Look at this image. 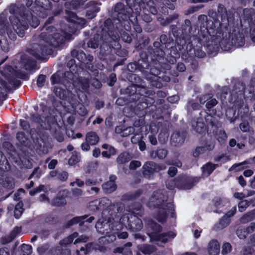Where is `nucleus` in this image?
I'll list each match as a JSON object with an SVG mask.
<instances>
[{"mask_svg": "<svg viewBox=\"0 0 255 255\" xmlns=\"http://www.w3.org/2000/svg\"><path fill=\"white\" fill-rule=\"evenodd\" d=\"M20 63L26 70H32L36 66V61L25 54L21 55Z\"/></svg>", "mask_w": 255, "mask_h": 255, "instance_id": "obj_29", "label": "nucleus"}, {"mask_svg": "<svg viewBox=\"0 0 255 255\" xmlns=\"http://www.w3.org/2000/svg\"><path fill=\"white\" fill-rule=\"evenodd\" d=\"M147 229L148 236L150 240L153 241L166 243L176 236V233L171 231L160 233L162 231V227L152 220L149 221L147 223Z\"/></svg>", "mask_w": 255, "mask_h": 255, "instance_id": "obj_11", "label": "nucleus"}, {"mask_svg": "<svg viewBox=\"0 0 255 255\" xmlns=\"http://www.w3.org/2000/svg\"><path fill=\"white\" fill-rule=\"evenodd\" d=\"M143 193L141 189H138L133 192L128 193L124 195L125 199L128 200H134L139 197Z\"/></svg>", "mask_w": 255, "mask_h": 255, "instance_id": "obj_48", "label": "nucleus"}, {"mask_svg": "<svg viewBox=\"0 0 255 255\" xmlns=\"http://www.w3.org/2000/svg\"><path fill=\"white\" fill-rule=\"evenodd\" d=\"M101 31L95 33L93 37L87 41V39L81 41L78 43L77 46L86 49L87 47L92 49L97 48L100 43L101 40L112 39L113 37L116 38L117 34L115 23L113 19H106L103 24L100 26Z\"/></svg>", "mask_w": 255, "mask_h": 255, "instance_id": "obj_6", "label": "nucleus"}, {"mask_svg": "<svg viewBox=\"0 0 255 255\" xmlns=\"http://www.w3.org/2000/svg\"><path fill=\"white\" fill-rule=\"evenodd\" d=\"M36 4L47 10H55V7L54 6V2L52 0H35Z\"/></svg>", "mask_w": 255, "mask_h": 255, "instance_id": "obj_33", "label": "nucleus"}, {"mask_svg": "<svg viewBox=\"0 0 255 255\" xmlns=\"http://www.w3.org/2000/svg\"><path fill=\"white\" fill-rule=\"evenodd\" d=\"M130 160V156L128 152H122L117 157V162L119 164H124Z\"/></svg>", "mask_w": 255, "mask_h": 255, "instance_id": "obj_53", "label": "nucleus"}, {"mask_svg": "<svg viewBox=\"0 0 255 255\" xmlns=\"http://www.w3.org/2000/svg\"><path fill=\"white\" fill-rule=\"evenodd\" d=\"M109 14L115 23L116 28H124L127 31L130 29L129 20H136L138 15L132 9L121 2L116 3L109 11Z\"/></svg>", "mask_w": 255, "mask_h": 255, "instance_id": "obj_7", "label": "nucleus"}, {"mask_svg": "<svg viewBox=\"0 0 255 255\" xmlns=\"http://www.w3.org/2000/svg\"><path fill=\"white\" fill-rule=\"evenodd\" d=\"M115 131L117 133H120L123 137H127L133 133L134 128L132 127L123 128L117 127L116 128Z\"/></svg>", "mask_w": 255, "mask_h": 255, "instance_id": "obj_38", "label": "nucleus"}, {"mask_svg": "<svg viewBox=\"0 0 255 255\" xmlns=\"http://www.w3.org/2000/svg\"><path fill=\"white\" fill-rule=\"evenodd\" d=\"M215 28L216 37L219 38V43L220 48L224 51L231 50L233 47V44L231 38V32L229 27L224 26L222 28V23Z\"/></svg>", "mask_w": 255, "mask_h": 255, "instance_id": "obj_13", "label": "nucleus"}, {"mask_svg": "<svg viewBox=\"0 0 255 255\" xmlns=\"http://www.w3.org/2000/svg\"><path fill=\"white\" fill-rule=\"evenodd\" d=\"M16 139L21 145H25L27 141V138L23 131H18L16 133Z\"/></svg>", "mask_w": 255, "mask_h": 255, "instance_id": "obj_58", "label": "nucleus"}, {"mask_svg": "<svg viewBox=\"0 0 255 255\" xmlns=\"http://www.w3.org/2000/svg\"><path fill=\"white\" fill-rule=\"evenodd\" d=\"M127 215H123L120 219V225L125 226L132 232H138L143 228V223L140 218L144 214V208L139 202L131 204L128 208Z\"/></svg>", "mask_w": 255, "mask_h": 255, "instance_id": "obj_8", "label": "nucleus"}, {"mask_svg": "<svg viewBox=\"0 0 255 255\" xmlns=\"http://www.w3.org/2000/svg\"><path fill=\"white\" fill-rule=\"evenodd\" d=\"M167 210H159L156 214V219L157 220L162 224L166 222L168 219V213Z\"/></svg>", "mask_w": 255, "mask_h": 255, "instance_id": "obj_50", "label": "nucleus"}, {"mask_svg": "<svg viewBox=\"0 0 255 255\" xmlns=\"http://www.w3.org/2000/svg\"><path fill=\"white\" fill-rule=\"evenodd\" d=\"M198 182V179L197 178L186 180L182 183L183 188L184 189H191Z\"/></svg>", "mask_w": 255, "mask_h": 255, "instance_id": "obj_55", "label": "nucleus"}, {"mask_svg": "<svg viewBox=\"0 0 255 255\" xmlns=\"http://www.w3.org/2000/svg\"><path fill=\"white\" fill-rule=\"evenodd\" d=\"M32 249L30 245L23 244L20 246L19 255H30L32 253Z\"/></svg>", "mask_w": 255, "mask_h": 255, "instance_id": "obj_56", "label": "nucleus"}, {"mask_svg": "<svg viewBox=\"0 0 255 255\" xmlns=\"http://www.w3.org/2000/svg\"><path fill=\"white\" fill-rule=\"evenodd\" d=\"M168 196L160 190L153 192L149 204L151 207L158 209L167 210L172 218L176 217L175 205L173 202H167Z\"/></svg>", "mask_w": 255, "mask_h": 255, "instance_id": "obj_10", "label": "nucleus"}, {"mask_svg": "<svg viewBox=\"0 0 255 255\" xmlns=\"http://www.w3.org/2000/svg\"><path fill=\"white\" fill-rule=\"evenodd\" d=\"M251 203L247 200H242L238 203V209L240 212L245 211L250 206Z\"/></svg>", "mask_w": 255, "mask_h": 255, "instance_id": "obj_61", "label": "nucleus"}, {"mask_svg": "<svg viewBox=\"0 0 255 255\" xmlns=\"http://www.w3.org/2000/svg\"><path fill=\"white\" fill-rule=\"evenodd\" d=\"M112 39L101 40L102 41L99 51V58L102 60H107L111 58L113 55V45H112Z\"/></svg>", "mask_w": 255, "mask_h": 255, "instance_id": "obj_22", "label": "nucleus"}, {"mask_svg": "<svg viewBox=\"0 0 255 255\" xmlns=\"http://www.w3.org/2000/svg\"><path fill=\"white\" fill-rule=\"evenodd\" d=\"M23 18L19 19V16L13 14L10 15L9 19L12 26L14 31L10 28H6V33L9 38L14 41L16 39V34L20 37H23L25 34V30L28 28L27 22Z\"/></svg>", "mask_w": 255, "mask_h": 255, "instance_id": "obj_12", "label": "nucleus"}, {"mask_svg": "<svg viewBox=\"0 0 255 255\" xmlns=\"http://www.w3.org/2000/svg\"><path fill=\"white\" fill-rule=\"evenodd\" d=\"M86 141L91 145H96L99 141V137L95 131H89L86 134Z\"/></svg>", "mask_w": 255, "mask_h": 255, "instance_id": "obj_40", "label": "nucleus"}, {"mask_svg": "<svg viewBox=\"0 0 255 255\" xmlns=\"http://www.w3.org/2000/svg\"><path fill=\"white\" fill-rule=\"evenodd\" d=\"M234 47H240L243 46L245 44V38L241 34H234L231 33V37Z\"/></svg>", "mask_w": 255, "mask_h": 255, "instance_id": "obj_36", "label": "nucleus"}, {"mask_svg": "<svg viewBox=\"0 0 255 255\" xmlns=\"http://www.w3.org/2000/svg\"><path fill=\"white\" fill-rule=\"evenodd\" d=\"M227 138V136L224 130H220L217 135V139L221 144L225 143Z\"/></svg>", "mask_w": 255, "mask_h": 255, "instance_id": "obj_62", "label": "nucleus"}, {"mask_svg": "<svg viewBox=\"0 0 255 255\" xmlns=\"http://www.w3.org/2000/svg\"><path fill=\"white\" fill-rule=\"evenodd\" d=\"M68 191L66 190H60L56 197L52 199L51 205L55 207H62L66 204V198L67 197Z\"/></svg>", "mask_w": 255, "mask_h": 255, "instance_id": "obj_28", "label": "nucleus"}, {"mask_svg": "<svg viewBox=\"0 0 255 255\" xmlns=\"http://www.w3.org/2000/svg\"><path fill=\"white\" fill-rule=\"evenodd\" d=\"M22 17L23 18V19L26 20L28 26L30 25L33 28L37 27L40 23L39 19L36 17L33 16V15H31L30 16V18L29 19L25 17L23 14V15H20V17H19L20 19H21Z\"/></svg>", "mask_w": 255, "mask_h": 255, "instance_id": "obj_42", "label": "nucleus"}, {"mask_svg": "<svg viewBox=\"0 0 255 255\" xmlns=\"http://www.w3.org/2000/svg\"><path fill=\"white\" fill-rule=\"evenodd\" d=\"M10 90V88L8 86L7 83L0 77V97L4 93V91Z\"/></svg>", "mask_w": 255, "mask_h": 255, "instance_id": "obj_59", "label": "nucleus"}, {"mask_svg": "<svg viewBox=\"0 0 255 255\" xmlns=\"http://www.w3.org/2000/svg\"><path fill=\"white\" fill-rule=\"evenodd\" d=\"M218 167H219L218 164H214L211 162H208L202 166L201 169L204 174H207V176H209Z\"/></svg>", "mask_w": 255, "mask_h": 255, "instance_id": "obj_37", "label": "nucleus"}, {"mask_svg": "<svg viewBox=\"0 0 255 255\" xmlns=\"http://www.w3.org/2000/svg\"><path fill=\"white\" fill-rule=\"evenodd\" d=\"M97 4L95 1H91L88 3L90 6H92L86 12V17L88 19H92L95 17L97 13L100 10V7H98Z\"/></svg>", "mask_w": 255, "mask_h": 255, "instance_id": "obj_31", "label": "nucleus"}, {"mask_svg": "<svg viewBox=\"0 0 255 255\" xmlns=\"http://www.w3.org/2000/svg\"><path fill=\"white\" fill-rule=\"evenodd\" d=\"M102 148L108 150L103 151L101 154L103 157L110 158L112 156L115 155L117 153V149L112 145L107 143H104L101 146Z\"/></svg>", "mask_w": 255, "mask_h": 255, "instance_id": "obj_34", "label": "nucleus"}, {"mask_svg": "<svg viewBox=\"0 0 255 255\" xmlns=\"http://www.w3.org/2000/svg\"><path fill=\"white\" fill-rule=\"evenodd\" d=\"M171 32L175 38V42L170 36L166 34H161L155 41H159L162 36H165L167 39L170 40V45L163 48L165 62L170 64H173L177 61V59L181 56L182 59H187V52H191L192 45L189 42V31L192 29V23L190 20L185 19L180 27L176 25L170 26Z\"/></svg>", "mask_w": 255, "mask_h": 255, "instance_id": "obj_3", "label": "nucleus"}, {"mask_svg": "<svg viewBox=\"0 0 255 255\" xmlns=\"http://www.w3.org/2000/svg\"><path fill=\"white\" fill-rule=\"evenodd\" d=\"M165 168L163 165H159L153 161H147L142 166V174L144 177L150 179L155 172H158Z\"/></svg>", "mask_w": 255, "mask_h": 255, "instance_id": "obj_20", "label": "nucleus"}, {"mask_svg": "<svg viewBox=\"0 0 255 255\" xmlns=\"http://www.w3.org/2000/svg\"><path fill=\"white\" fill-rule=\"evenodd\" d=\"M168 150L165 148H158L155 152L156 156L160 159H164L167 155Z\"/></svg>", "mask_w": 255, "mask_h": 255, "instance_id": "obj_60", "label": "nucleus"}, {"mask_svg": "<svg viewBox=\"0 0 255 255\" xmlns=\"http://www.w3.org/2000/svg\"><path fill=\"white\" fill-rule=\"evenodd\" d=\"M241 24L246 28L250 29L251 39L255 43V10L253 8L244 9Z\"/></svg>", "mask_w": 255, "mask_h": 255, "instance_id": "obj_15", "label": "nucleus"}, {"mask_svg": "<svg viewBox=\"0 0 255 255\" xmlns=\"http://www.w3.org/2000/svg\"><path fill=\"white\" fill-rule=\"evenodd\" d=\"M14 185L13 179L9 177H6L2 182V187L8 190L12 189Z\"/></svg>", "mask_w": 255, "mask_h": 255, "instance_id": "obj_54", "label": "nucleus"}, {"mask_svg": "<svg viewBox=\"0 0 255 255\" xmlns=\"http://www.w3.org/2000/svg\"><path fill=\"white\" fill-rule=\"evenodd\" d=\"M17 71L11 65H5L3 69L0 71L1 74L5 79L6 74H9L10 75L16 76Z\"/></svg>", "mask_w": 255, "mask_h": 255, "instance_id": "obj_51", "label": "nucleus"}, {"mask_svg": "<svg viewBox=\"0 0 255 255\" xmlns=\"http://www.w3.org/2000/svg\"><path fill=\"white\" fill-rule=\"evenodd\" d=\"M61 87H55L54 93L56 97L60 99L66 100L68 98L70 91Z\"/></svg>", "mask_w": 255, "mask_h": 255, "instance_id": "obj_39", "label": "nucleus"}, {"mask_svg": "<svg viewBox=\"0 0 255 255\" xmlns=\"http://www.w3.org/2000/svg\"><path fill=\"white\" fill-rule=\"evenodd\" d=\"M220 24L217 18H208L204 14L198 16L197 23L192 24L189 32L192 33L193 40L206 47L209 55H216L220 49L219 38L215 35V28Z\"/></svg>", "mask_w": 255, "mask_h": 255, "instance_id": "obj_4", "label": "nucleus"}, {"mask_svg": "<svg viewBox=\"0 0 255 255\" xmlns=\"http://www.w3.org/2000/svg\"><path fill=\"white\" fill-rule=\"evenodd\" d=\"M66 19L69 22L68 30L73 34L75 33L78 29L84 28L87 24L86 19L79 17L74 12H69Z\"/></svg>", "mask_w": 255, "mask_h": 255, "instance_id": "obj_17", "label": "nucleus"}, {"mask_svg": "<svg viewBox=\"0 0 255 255\" xmlns=\"http://www.w3.org/2000/svg\"><path fill=\"white\" fill-rule=\"evenodd\" d=\"M89 240V237L86 235H82L77 238L74 242L79 249L76 250L77 255H87L89 254L92 246V243H86Z\"/></svg>", "mask_w": 255, "mask_h": 255, "instance_id": "obj_19", "label": "nucleus"}, {"mask_svg": "<svg viewBox=\"0 0 255 255\" xmlns=\"http://www.w3.org/2000/svg\"><path fill=\"white\" fill-rule=\"evenodd\" d=\"M71 54L72 57L79 61V63L77 64L74 58L67 62L66 66L69 71L63 74V85L66 88L70 87L72 85L78 89L88 91L91 78L89 71H94L92 63L93 56L90 54L87 55L83 50L76 48L71 51Z\"/></svg>", "mask_w": 255, "mask_h": 255, "instance_id": "obj_2", "label": "nucleus"}, {"mask_svg": "<svg viewBox=\"0 0 255 255\" xmlns=\"http://www.w3.org/2000/svg\"><path fill=\"white\" fill-rule=\"evenodd\" d=\"M128 7L135 9L137 13L142 9H147L153 15L158 12L156 3L154 0H125Z\"/></svg>", "mask_w": 255, "mask_h": 255, "instance_id": "obj_14", "label": "nucleus"}, {"mask_svg": "<svg viewBox=\"0 0 255 255\" xmlns=\"http://www.w3.org/2000/svg\"><path fill=\"white\" fill-rule=\"evenodd\" d=\"M189 42L192 45V50L191 52H187V59L189 57H192V55L194 54L196 57L198 58H204L206 56V53L202 50V47L203 45H201L200 44H199V45L197 46V47L195 48L192 43V41L191 40V38L193 37L192 33L189 32Z\"/></svg>", "mask_w": 255, "mask_h": 255, "instance_id": "obj_27", "label": "nucleus"}, {"mask_svg": "<svg viewBox=\"0 0 255 255\" xmlns=\"http://www.w3.org/2000/svg\"><path fill=\"white\" fill-rule=\"evenodd\" d=\"M109 226L110 224L108 223L104 224L102 223H97L96 225V228L99 233L105 235L110 244L116 240V235L112 233L113 229H111Z\"/></svg>", "mask_w": 255, "mask_h": 255, "instance_id": "obj_24", "label": "nucleus"}, {"mask_svg": "<svg viewBox=\"0 0 255 255\" xmlns=\"http://www.w3.org/2000/svg\"><path fill=\"white\" fill-rule=\"evenodd\" d=\"M129 23L132 25L134 30L137 33H140L142 32V28L140 24L138 23L137 15L136 16V19L133 20H129Z\"/></svg>", "mask_w": 255, "mask_h": 255, "instance_id": "obj_63", "label": "nucleus"}, {"mask_svg": "<svg viewBox=\"0 0 255 255\" xmlns=\"http://www.w3.org/2000/svg\"><path fill=\"white\" fill-rule=\"evenodd\" d=\"M94 220L95 217L94 216H89L88 215H84L81 216H76L68 221L66 223L65 227L66 228H70L74 225L78 224L80 228H82L84 226L86 227V228L88 229V227L87 225H85L84 224L85 223H91Z\"/></svg>", "mask_w": 255, "mask_h": 255, "instance_id": "obj_21", "label": "nucleus"}, {"mask_svg": "<svg viewBox=\"0 0 255 255\" xmlns=\"http://www.w3.org/2000/svg\"><path fill=\"white\" fill-rule=\"evenodd\" d=\"M120 91L121 94L125 96L117 99L116 104L118 106H123L130 103H135L136 112H139V114L142 116L148 113L152 114L156 109V106L154 105L155 100L149 96H140V94L136 93L134 86H128L125 89H121Z\"/></svg>", "mask_w": 255, "mask_h": 255, "instance_id": "obj_5", "label": "nucleus"}, {"mask_svg": "<svg viewBox=\"0 0 255 255\" xmlns=\"http://www.w3.org/2000/svg\"><path fill=\"white\" fill-rule=\"evenodd\" d=\"M155 250L153 246L147 244H144L139 248V251L144 255H150L155 251Z\"/></svg>", "mask_w": 255, "mask_h": 255, "instance_id": "obj_52", "label": "nucleus"}, {"mask_svg": "<svg viewBox=\"0 0 255 255\" xmlns=\"http://www.w3.org/2000/svg\"><path fill=\"white\" fill-rule=\"evenodd\" d=\"M16 76L10 75L9 74H6L5 79L13 87L17 88L21 85L20 80L15 78Z\"/></svg>", "mask_w": 255, "mask_h": 255, "instance_id": "obj_46", "label": "nucleus"}, {"mask_svg": "<svg viewBox=\"0 0 255 255\" xmlns=\"http://www.w3.org/2000/svg\"><path fill=\"white\" fill-rule=\"evenodd\" d=\"M0 48L4 52H7L9 50V43L5 35L4 25L0 29Z\"/></svg>", "mask_w": 255, "mask_h": 255, "instance_id": "obj_32", "label": "nucleus"}, {"mask_svg": "<svg viewBox=\"0 0 255 255\" xmlns=\"http://www.w3.org/2000/svg\"><path fill=\"white\" fill-rule=\"evenodd\" d=\"M29 133L31 138L36 141H38L39 139L41 138L43 135L42 131L40 129L35 128H30Z\"/></svg>", "mask_w": 255, "mask_h": 255, "instance_id": "obj_47", "label": "nucleus"}, {"mask_svg": "<svg viewBox=\"0 0 255 255\" xmlns=\"http://www.w3.org/2000/svg\"><path fill=\"white\" fill-rule=\"evenodd\" d=\"M108 202L109 199L106 197L96 199L89 203L88 208L94 212L103 210L108 206Z\"/></svg>", "mask_w": 255, "mask_h": 255, "instance_id": "obj_25", "label": "nucleus"}, {"mask_svg": "<svg viewBox=\"0 0 255 255\" xmlns=\"http://www.w3.org/2000/svg\"><path fill=\"white\" fill-rule=\"evenodd\" d=\"M117 29V33L119 32L121 35L122 40L125 42L129 43L132 41V37L130 34L125 29ZM130 29H129L130 30ZM129 31V30H128Z\"/></svg>", "mask_w": 255, "mask_h": 255, "instance_id": "obj_45", "label": "nucleus"}, {"mask_svg": "<svg viewBox=\"0 0 255 255\" xmlns=\"http://www.w3.org/2000/svg\"><path fill=\"white\" fill-rule=\"evenodd\" d=\"M54 16L49 17L45 22L41 30L45 29V31L40 34V37L47 44L56 48L64 43L65 37L62 34L56 32L55 27L50 25L54 20Z\"/></svg>", "mask_w": 255, "mask_h": 255, "instance_id": "obj_9", "label": "nucleus"}, {"mask_svg": "<svg viewBox=\"0 0 255 255\" xmlns=\"http://www.w3.org/2000/svg\"><path fill=\"white\" fill-rule=\"evenodd\" d=\"M187 132L185 130H176L174 131L170 137V142L174 146H180L184 142Z\"/></svg>", "mask_w": 255, "mask_h": 255, "instance_id": "obj_26", "label": "nucleus"}, {"mask_svg": "<svg viewBox=\"0 0 255 255\" xmlns=\"http://www.w3.org/2000/svg\"><path fill=\"white\" fill-rule=\"evenodd\" d=\"M102 189L107 194H110L116 190L117 185L116 183H113L111 181H107L102 185Z\"/></svg>", "mask_w": 255, "mask_h": 255, "instance_id": "obj_43", "label": "nucleus"}, {"mask_svg": "<svg viewBox=\"0 0 255 255\" xmlns=\"http://www.w3.org/2000/svg\"><path fill=\"white\" fill-rule=\"evenodd\" d=\"M24 211L22 201H19L15 206L14 209V217L15 219H19Z\"/></svg>", "mask_w": 255, "mask_h": 255, "instance_id": "obj_49", "label": "nucleus"}, {"mask_svg": "<svg viewBox=\"0 0 255 255\" xmlns=\"http://www.w3.org/2000/svg\"><path fill=\"white\" fill-rule=\"evenodd\" d=\"M145 78L149 80L151 85L156 88H161L163 86L161 76L149 77L148 74H145Z\"/></svg>", "mask_w": 255, "mask_h": 255, "instance_id": "obj_41", "label": "nucleus"}, {"mask_svg": "<svg viewBox=\"0 0 255 255\" xmlns=\"http://www.w3.org/2000/svg\"><path fill=\"white\" fill-rule=\"evenodd\" d=\"M218 13L221 16L222 28L224 26L229 27V23L232 19H234V14L232 12H228L224 4L219 3L218 6Z\"/></svg>", "mask_w": 255, "mask_h": 255, "instance_id": "obj_23", "label": "nucleus"}, {"mask_svg": "<svg viewBox=\"0 0 255 255\" xmlns=\"http://www.w3.org/2000/svg\"><path fill=\"white\" fill-rule=\"evenodd\" d=\"M112 45H113V55L115 54L121 57H126L128 55V50L122 48L121 45L118 41L112 40Z\"/></svg>", "mask_w": 255, "mask_h": 255, "instance_id": "obj_30", "label": "nucleus"}, {"mask_svg": "<svg viewBox=\"0 0 255 255\" xmlns=\"http://www.w3.org/2000/svg\"><path fill=\"white\" fill-rule=\"evenodd\" d=\"M45 222L50 225L56 224L58 222V217L53 215H49L46 217Z\"/></svg>", "mask_w": 255, "mask_h": 255, "instance_id": "obj_64", "label": "nucleus"}, {"mask_svg": "<svg viewBox=\"0 0 255 255\" xmlns=\"http://www.w3.org/2000/svg\"><path fill=\"white\" fill-rule=\"evenodd\" d=\"M169 134L167 130H161L158 134V141L160 143H165L168 140Z\"/></svg>", "mask_w": 255, "mask_h": 255, "instance_id": "obj_57", "label": "nucleus"}, {"mask_svg": "<svg viewBox=\"0 0 255 255\" xmlns=\"http://www.w3.org/2000/svg\"><path fill=\"white\" fill-rule=\"evenodd\" d=\"M50 44H38L33 49H28V52L37 60H43L44 57L53 53L54 49Z\"/></svg>", "mask_w": 255, "mask_h": 255, "instance_id": "obj_18", "label": "nucleus"}, {"mask_svg": "<svg viewBox=\"0 0 255 255\" xmlns=\"http://www.w3.org/2000/svg\"><path fill=\"white\" fill-rule=\"evenodd\" d=\"M255 219V209L244 214L240 218V222L246 224Z\"/></svg>", "mask_w": 255, "mask_h": 255, "instance_id": "obj_44", "label": "nucleus"}, {"mask_svg": "<svg viewBox=\"0 0 255 255\" xmlns=\"http://www.w3.org/2000/svg\"><path fill=\"white\" fill-rule=\"evenodd\" d=\"M128 71H129L128 70ZM129 72L130 73L127 74L126 78L131 83L130 86H134L136 89V93L140 94V96H149V91L145 85V82L140 77L134 74L135 72L130 71Z\"/></svg>", "mask_w": 255, "mask_h": 255, "instance_id": "obj_16", "label": "nucleus"}, {"mask_svg": "<svg viewBox=\"0 0 255 255\" xmlns=\"http://www.w3.org/2000/svg\"><path fill=\"white\" fill-rule=\"evenodd\" d=\"M170 40L162 36L159 41H155L152 45L141 50L137 61L128 63L127 69L131 72H139L145 77L160 76L163 71L171 68L170 64L165 62L163 48L169 46Z\"/></svg>", "mask_w": 255, "mask_h": 255, "instance_id": "obj_1", "label": "nucleus"}, {"mask_svg": "<svg viewBox=\"0 0 255 255\" xmlns=\"http://www.w3.org/2000/svg\"><path fill=\"white\" fill-rule=\"evenodd\" d=\"M208 253L210 255H219L220 245L216 240H212L209 243Z\"/></svg>", "mask_w": 255, "mask_h": 255, "instance_id": "obj_35", "label": "nucleus"}]
</instances>
